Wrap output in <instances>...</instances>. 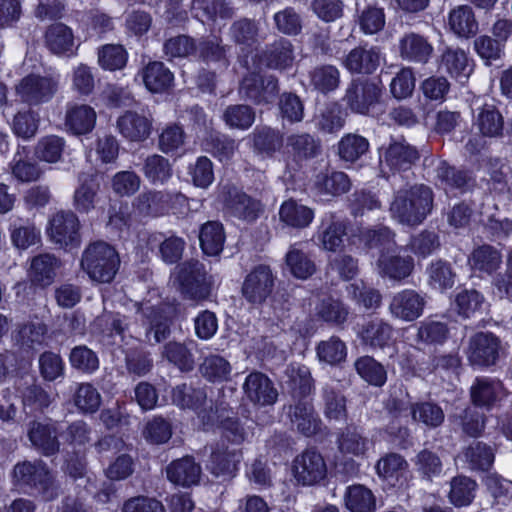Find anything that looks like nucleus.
I'll list each match as a JSON object with an SVG mask.
<instances>
[{"mask_svg":"<svg viewBox=\"0 0 512 512\" xmlns=\"http://www.w3.org/2000/svg\"><path fill=\"white\" fill-rule=\"evenodd\" d=\"M434 194L429 186L416 184L395 192L390 205L392 217L408 226L421 224L433 209Z\"/></svg>","mask_w":512,"mask_h":512,"instance_id":"1","label":"nucleus"},{"mask_svg":"<svg viewBox=\"0 0 512 512\" xmlns=\"http://www.w3.org/2000/svg\"><path fill=\"white\" fill-rule=\"evenodd\" d=\"M120 265V258L113 246L96 241L83 251L81 267L88 276L97 282L109 283L115 277Z\"/></svg>","mask_w":512,"mask_h":512,"instance_id":"2","label":"nucleus"},{"mask_svg":"<svg viewBox=\"0 0 512 512\" xmlns=\"http://www.w3.org/2000/svg\"><path fill=\"white\" fill-rule=\"evenodd\" d=\"M13 482L20 488H29L41 494L47 500L58 496L59 487L55 477L42 460L23 461L14 466Z\"/></svg>","mask_w":512,"mask_h":512,"instance_id":"3","label":"nucleus"},{"mask_svg":"<svg viewBox=\"0 0 512 512\" xmlns=\"http://www.w3.org/2000/svg\"><path fill=\"white\" fill-rule=\"evenodd\" d=\"M178 280L185 297L204 300L211 292L214 279L197 260L184 262L178 267Z\"/></svg>","mask_w":512,"mask_h":512,"instance_id":"4","label":"nucleus"},{"mask_svg":"<svg viewBox=\"0 0 512 512\" xmlns=\"http://www.w3.org/2000/svg\"><path fill=\"white\" fill-rule=\"evenodd\" d=\"M279 93L278 79L274 75L249 72L241 80L239 95L255 105L272 103Z\"/></svg>","mask_w":512,"mask_h":512,"instance_id":"5","label":"nucleus"},{"mask_svg":"<svg viewBox=\"0 0 512 512\" xmlns=\"http://www.w3.org/2000/svg\"><path fill=\"white\" fill-rule=\"evenodd\" d=\"M58 88L59 81L56 77L29 74L20 80L15 90L24 103L30 106H38L51 101Z\"/></svg>","mask_w":512,"mask_h":512,"instance_id":"6","label":"nucleus"},{"mask_svg":"<svg viewBox=\"0 0 512 512\" xmlns=\"http://www.w3.org/2000/svg\"><path fill=\"white\" fill-rule=\"evenodd\" d=\"M80 222L71 211H59L49 220L47 235L52 243L70 250L80 245Z\"/></svg>","mask_w":512,"mask_h":512,"instance_id":"7","label":"nucleus"},{"mask_svg":"<svg viewBox=\"0 0 512 512\" xmlns=\"http://www.w3.org/2000/svg\"><path fill=\"white\" fill-rule=\"evenodd\" d=\"M420 158L416 147L405 141L391 142L380 154V171L383 176L409 170Z\"/></svg>","mask_w":512,"mask_h":512,"instance_id":"8","label":"nucleus"},{"mask_svg":"<svg viewBox=\"0 0 512 512\" xmlns=\"http://www.w3.org/2000/svg\"><path fill=\"white\" fill-rule=\"evenodd\" d=\"M381 89L377 83L368 79H353L348 85L343 101L351 111L367 114L369 109L378 103Z\"/></svg>","mask_w":512,"mask_h":512,"instance_id":"9","label":"nucleus"},{"mask_svg":"<svg viewBox=\"0 0 512 512\" xmlns=\"http://www.w3.org/2000/svg\"><path fill=\"white\" fill-rule=\"evenodd\" d=\"M275 276L267 265L254 267L242 284V295L251 304H262L273 292Z\"/></svg>","mask_w":512,"mask_h":512,"instance_id":"10","label":"nucleus"},{"mask_svg":"<svg viewBox=\"0 0 512 512\" xmlns=\"http://www.w3.org/2000/svg\"><path fill=\"white\" fill-rule=\"evenodd\" d=\"M186 202L187 198L181 193L147 191L136 198V207L145 215L159 216L167 213L171 208H176L177 205H185Z\"/></svg>","mask_w":512,"mask_h":512,"instance_id":"11","label":"nucleus"},{"mask_svg":"<svg viewBox=\"0 0 512 512\" xmlns=\"http://www.w3.org/2000/svg\"><path fill=\"white\" fill-rule=\"evenodd\" d=\"M242 389L246 399L258 407L271 406L278 398V391L273 382L262 372H251L246 377Z\"/></svg>","mask_w":512,"mask_h":512,"instance_id":"12","label":"nucleus"},{"mask_svg":"<svg viewBox=\"0 0 512 512\" xmlns=\"http://www.w3.org/2000/svg\"><path fill=\"white\" fill-rule=\"evenodd\" d=\"M499 347L500 342L492 333H477L469 340L467 358L473 366L494 365L499 356Z\"/></svg>","mask_w":512,"mask_h":512,"instance_id":"13","label":"nucleus"},{"mask_svg":"<svg viewBox=\"0 0 512 512\" xmlns=\"http://www.w3.org/2000/svg\"><path fill=\"white\" fill-rule=\"evenodd\" d=\"M327 468L322 455L314 450H306L293 461V473L298 483L314 485L324 479Z\"/></svg>","mask_w":512,"mask_h":512,"instance_id":"14","label":"nucleus"},{"mask_svg":"<svg viewBox=\"0 0 512 512\" xmlns=\"http://www.w3.org/2000/svg\"><path fill=\"white\" fill-rule=\"evenodd\" d=\"M425 305L424 296L415 290L405 289L392 297L389 311L393 317L410 322L422 315Z\"/></svg>","mask_w":512,"mask_h":512,"instance_id":"15","label":"nucleus"},{"mask_svg":"<svg viewBox=\"0 0 512 512\" xmlns=\"http://www.w3.org/2000/svg\"><path fill=\"white\" fill-rule=\"evenodd\" d=\"M153 119L150 116L126 111L116 121L118 132L128 141L142 142L151 134Z\"/></svg>","mask_w":512,"mask_h":512,"instance_id":"16","label":"nucleus"},{"mask_svg":"<svg viewBox=\"0 0 512 512\" xmlns=\"http://www.w3.org/2000/svg\"><path fill=\"white\" fill-rule=\"evenodd\" d=\"M61 260L52 253H41L31 258L28 268V277L32 284L50 286L61 267Z\"/></svg>","mask_w":512,"mask_h":512,"instance_id":"17","label":"nucleus"},{"mask_svg":"<svg viewBox=\"0 0 512 512\" xmlns=\"http://www.w3.org/2000/svg\"><path fill=\"white\" fill-rule=\"evenodd\" d=\"M28 438L32 446L45 456H52L59 451L60 443L54 424L32 421L28 425Z\"/></svg>","mask_w":512,"mask_h":512,"instance_id":"18","label":"nucleus"},{"mask_svg":"<svg viewBox=\"0 0 512 512\" xmlns=\"http://www.w3.org/2000/svg\"><path fill=\"white\" fill-rule=\"evenodd\" d=\"M381 52L378 47L358 46L343 60L344 67L351 73L372 74L380 65Z\"/></svg>","mask_w":512,"mask_h":512,"instance_id":"19","label":"nucleus"},{"mask_svg":"<svg viewBox=\"0 0 512 512\" xmlns=\"http://www.w3.org/2000/svg\"><path fill=\"white\" fill-rule=\"evenodd\" d=\"M291 425L305 436H312L320 430L321 420L311 403L298 401L288 407Z\"/></svg>","mask_w":512,"mask_h":512,"instance_id":"20","label":"nucleus"},{"mask_svg":"<svg viewBox=\"0 0 512 512\" xmlns=\"http://www.w3.org/2000/svg\"><path fill=\"white\" fill-rule=\"evenodd\" d=\"M96 112L87 104H68L65 112V126L75 135H84L93 130Z\"/></svg>","mask_w":512,"mask_h":512,"instance_id":"21","label":"nucleus"},{"mask_svg":"<svg viewBox=\"0 0 512 512\" xmlns=\"http://www.w3.org/2000/svg\"><path fill=\"white\" fill-rule=\"evenodd\" d=\"M473 272L479 275L491 276L502 264V254L496 247L488 244L473 249L468 258Z\"/></svg>","mask_w":512,"mask_h":512,"instance_id":"22","label":"nucleus"},{"mask_svg":"<svg viewBox=\"0 0 512 512\" xmlns=\"http://www.w3.org/2000/svg\"><path fill=\"white\" fill-rule=\"evenodd\" d=\"M432 52V45L424 36L418 33H406L399 40V53L404 60L426 63Z\"/></svg>","mask_w":512,"mask_h":512,"instance_id":"23","label":"nucleus"},{"mask_svg":"<svg viewBox=\"0 0 512 512\" xmlns=\"http://www.w3.org/2000/svg\"><path fill=\"white\" fill-rule=\"evenodd\" d=\"M413 268L414 260L411 256L382 252L377 260L378 273L393 280L407 278L412 273Z\"/></svg>","mask_w":512,"mask_h":512,"instance_id":"24","label":"nucleus"},{"mask_svg":"<svg viewBox=\"0 0 512 512\" xmlns=\"http://www.w3.org/2000/svg\"><path fill=\"white\" fill-rule=\"evenodd\" d=\"M393 327L380 318L365 320L358 331L362 342L372 348H384L392 339Z\"/></svg>","mask_w":512,"mask_h":512,"instance_id":"25","label":"nucleus"},{"mask_svg":"<svg viewBox=\"0 0 512 512\" xmlns=\"http://www.w3.org/2000/svg\"><path fill=\"white\" fill-rule=\"evenodd\" d=\"M167 478L175 485L190 487L199 482L201 467L192 457L186 456L171 462L166 468Z\"/></svg>","mask_w":512,"mask_h":512,"instance_id":"26","label":"nucleus"},{"mask_svg":"<svg viewBox=\"0 0 512 512\" xmlns=\"http://www.w3.org/2000/svg\"><path fill=\"white\" fill-rule=\"evenodd\" d=\"M193 345V341H169L163 345L161 356L181 372H191L195 367Z\"/></svg>","mask_w":512,"mask_h":512,"instance_id":"27","label":"nucleus"},{"mask_svg":"<svg viewBox=\"0 0 512 512\" xmlns=\"http://www.w3.org/2000/svg\"><path fill=\"white\" fill-rule=\"evenodd\" d=\"M260 59L270 69L285 70L294 61L293 45L289 40L280 38L266 47Z\"/></svg>","mask_w":512,"mask_h":512,"instance_id":"28","label":"nucleus"},{"mask_svg":"<svg viewBox=\"0 0 512 512\" xmlns=\"http://www.w3.org/2000/svg\"><path fill=\"white\" fill-rule=\"evenodd\" d=\"M440 68L451 77L464 81L472 73L473 66L468 55L460 48H446L441 55Z\"/></svg>","mask_w":512,"mask_h":512,"instance_id":"29","label":"nucleus"},{"mask_svg":"<svg viewBox=\"0 0 512 512\" xmlns=\"http://www.w3.org/2000/svg\"><path fill=\"white\" fill-rule=\"evenodd\" d=\"M449 29L459 38H470L478 32V22L469 5H459L448 15Z\"/></svg>","mask_w":512,"mask_h":512,"instance_id":"30","label":"nucleus"},{"mask_svg":"<svg viewBox=\"0 0 512 512\" xmlns=\"http://www.w3.org/2000/svg\"><path fill=\"white\" fill-rule=\"evenodd\" d=\"M504 396V387L498 380L477 378L471 386V398L477 406L491 408Z\"/></svg>","mask_w":512,"mask_h":512,"instance_id":"31","label":"nucleus"},{"mask_svg":"<svg viewBox=\"0 0 512 512\" xmlns=\"http://www.w3.org/2000/svg\"><path fill=\"white\" fill-rule=\"evenodd\" d=\"M225 202L233 215L246 221L256 220L261 212V203L258 200L236 189L228 191Z\"/></svg>","mask_w":512,"mask_h":512,"instance_id":"32","label":"nucleus"},{"mask_svg":"<svg viewBox=\"0 0 512 512\" xmlns=\"http://www.w3.org/2000/svg\"><path fill=\"white\" fill-rule=\"evenodd\" d=\"M286 145L296 161L315 158L321 152L320 140L306 132L290 134Z\"/></svg>","mask_w":512,"mask_h":512,"instance_id":"33","label":"nucleus"},{"mask_svg":"<svg viewBox=\"0 0 512 512\" xmlns=\"http://www.w3.org/2000/svg\"><path fill=\"white\" fill-rule=\"evenodd\" d=\"M435 172L438 182L446 192H464L472 185V177L466 171L456 169L446 161H440Z\"/></svg>","mask_w":512,"mask_h":512,"instance_id":"34","label":"nucleus"},{"mask_svg":"<svg viewBox=\"0 0 512 512\" xmlns=\"http://www.w3.org/2000/svg\"><path fill=\"white\" fill-rule=\"evenodd\" d=\"M407 461L397 453H389L380 458L376 464L379 477L391 485H403L407 472Z\"/></svg>","mask_w":512,"mask_h":512,"instance_id":"35","label":"nucleus"},{"mask_svg":"<svg viewBox=\"0 0 512 512\" xmlns=\"http://www.w3.org/2000/svg\"><path fill=\"white\" fill-rule=\"evenodd\" d=\"M242 458L237 448L229 449L224 444L218 445L211 453L209 468L216 476L233 474Z\"/></svg>","mask_w":512,"mask_h":512,"instance_id":"36","label":"nucleus"},{"mask_svg":"<svg viewBox=\"0 0 512 512\" xmlns=\"http://www.w3.org/2000/svg\"><path fill=\"white\" fill-rule=\"evenodd\" d=\"M343 499L350 512H375L377 509L374 493L361 484L348 486Z\"/></svg>","mask_w":512,"mask_h":512,"instance_id":"37","label":"nucleus"},{"mask_svg":"<svg viewBox=\"0 0 512 512\" xmlns=\"http://www.w3.org/2000/svg\"><path fill=\"white\" fill-rule=\"evenodd\" d=\"M324 415L329 420L343 422L347 418L346 398L337 389L334 382H327L322 387Z\"/></svg>","mask_w":512,"mask_h":512,"instance_id":"38","label":"nucleus"},{"mask_svg":"<svg viewBox=\"0 0 512 512\" xmlns=\"http://www.w3.org/2000/svg\"><path fill=\"white\" fill-rule=\"evenodd\" d=\"M143 83L152 93H161L173 83V74L162 62L154 61L145 66L141 72Z\"/></svg>","mask_w":512,"mask_h":512,"instance_id":"39","label":"nucleus"},{"mask_svg":"<svg viewBox=\"0 0 512 512\" xmlns=\"http://www.w3.org/2000/svg\"><path fill=\"white\" fill-rule=\"evenodd\" d=\"M281 222L293 228H306L314 218V211L308 206L298 203L295 200L285 201L279 210Z\"/></svg>","mask_w":512,"mask_h":512,"instance_id":"40","label":"nucleus"},{"mask_svg":"<svg viewBox=\"0 0 512 512\" xmlns=\"http://www.w3.org/2000/svg\"><path fill=\"white\" fill-rule=\"evenodd\" d=\"M200 246L208 256L219 255L224 246L225 233L223 225L217 221H209L202 225L199 234Z\"/></svg>","mask_w":512,"mask_h":512,"instance_id":"41","label":"nucleus"},{"mask_svg":"<svg viewBox=\"0 0 512 512\" xmlns=\"http://www.w3.org/2000/svg\"><path fill=\"white\" fill-rule=\"evenodd\" d=\"M9 231L11 242L18 249L25 250L41 241L40 230L29 220H14L10 224Z\"/></svg>","mask_w":512,"mask_h":512,"instance_id":"42","label":"nucleus"},{"mask_svg":"<svg viewBox=\"0 0 512 512\" xmlns=\"http://www.w3.org/2000/svg\"><path fill=\"white\" fill-rule=\"evenodd\" d=\"M142 172L150 183L163 185L172 177L173 168L169 159L159 154H152L144 160Z\"/></svg>","mask_w":512,"mask_h":512,"instance_id":"43","label":"nucleus"},{"mask_svg":"<svg viewBox=\"0 0 512 512\" xmlns=\"http://www.w3.org/2000/svg\"><path fill=\"white\" fill-rule=\"evenodd\" d=\"M199 371L210 382H224L230 379L232 366L223 356L210 354L200 364Z\"/></svg>","mask_w":512,"mask_h":512,"instance_id":"44","label":"nucleus"},{"mask_svg":"<svg viewBox=\"0 0 512 512\" xmlns=\"http://www.w3.org/2000/svg\"><path fill=\"white\" fill-rule=\"evenodd\" d=\"M338 448L345 455L363 457L370 448V441L356 428L347 427L338 436Z\"/></svg>","mask_w":512,"mask_h":512,"instance_id":"45","label":"nucleus"},{"mask_svg":"<svg viewBox=\"0 0 512 512\" xmlns=\"http://www.w3.org/2000/svg\"><path fill=\"white\" fill-rule=\"evenodd\" d=\"M285 383L293 396H306L312 390V377L308 367L291 364L285 371Z\"/></svg>","mask_w":512,"mask_h":512,"instance_id":"46","label":"nucleus"},{"mask_svg":"<svg viewBox=\"0 0 512 512\" xmlns=\"http://www.w3.org/2000/svg\"><path fill=\"white\" fill-rule=\"evenodd\" d=\"M172 402L180 408L198 410L207 399V394L203 388H195L183 383L172 390Z\"/></svg>","mask_w":512,"mask_h":512,"instance_id":"47","label":"nucleus"},{"mask_svg":"<svg viewBox=\"0 0 512 512\" xmlns=\"http://www.w3.org/2000/svg\"><path fill=\"white\" fill-rule=\"evenodd\" d=\"M310 83L315 90L327 94L340 84V71L333 65H321L310 71Z\"/></svg>","mask_w":512,"mask_h":512,"instance_id":"48","label":"nucleus"},{"mask_svg":"<svg viewBox=\"0 0 512 512\" xmlns=\"http://www.w3.org/2000/svg\"><path fill=\"white\" fill-rule=\"evenodd\" d=\"M252 140L255 151L265 156H272L283 144L281 133L270 127L256 128Z\"/></svg>","mask_w":512,"mask_h":512,"instance_id":"49","label":"nucleus"},{"mask_svg":"<svg viewBox=\"0 0 512 512\" xmlns=\"http://www.w3.org/2000/svg\"><path fill=\"white\" fill-rule=\"evenodd\" d=\"M315 187L323 194L340 195L350 189V180L343 172L326 171L317 174Z\"/></svg>","mask_w":512,"mask_h":512,"instance_id":"50","label":"nucleus"},{"mask_svg":"<svg viewBox=\"0 0 512 512\" xmlns=\"http://www.w3.org/2000/svg\"><path fill=\"white\" fill-rule=\"evenodd\" d=\"M48 327L39 321H28L18 326L16 341L22 346L35 348L44 344Z\"/></svg>","mask_w":512,"mask_h":512,"instance_id":"51","label":"nucleus"},{"mask_svg":"<svg viewBox=\"0 0 512 512\" xmlns=\"http://www.w3.org/2000/svg\"><path fill=\"white\" fill-rule=\"evenodd\" d=\"M192 10L202 22H204L203 17L214 21L217 17L228 19L233 16V9L225 0H193Z\"/></svg>","mask_w":512,"mask_h":512,"instance_id":"52","label":"nucleus"},{"mask_svg":"<svg viewBox=\"0 0 512 512\" xmlns=\"http://www.w3.org/2000/svg\"><path fill=\"white\" fill-rule=\"evenodd\" d=\"M463 457L470 469L486 471L494 462L492 448L482 442H473L463 451Z\"/></svg>","mask_w":512,"mask_h":512,"instance_id":"53","label":"nucleus"},{"mask_svg":"<svg viewBox=\"0 0 512 512\" xmlns=\"http://www.w3.org/2000/svg\"><path fill=\"white\" fill-rule=\"evenodd\" d=\"M476 125L484 136L497 137L502 135L504 121L493 105H484L477 115Z\"/></svg>","mask_w":512,"mask_h":512,"instance_id":"54","label":"nucleus"},{"mask_svg":"<svg viewBox=\"0 0 512 512\" xmlns=\"http://www.w3.org/2000/svg\"><path fill=\"white\" fill-rule=\"evenodd\" d=\"M369 149V141L355 133L344 135L338 142V154L347 162H355Z\"/></svg>","mask_w":512,"mask_h":512,"instance_id":"55","label":"nucleus"},{"mask_svg":"<svg viewBox=\"0 0 512 512\" xmlns=\"http://www.w3.org/2000/svg\"><path fill=\"white\" fill-rule=\"evenodd\" d=\"M449 500L456 507L469 505L475 497L477 483L466 476H456L450 483Z\"/></svg>","mask_w":512,"mask_h":512,"instance_id":"56","label":"nucleus"},{"mask_svg":"<svg viewBox=\"0 0 512 512\" xmlns=\"http://www.w3.org/2000/svg\"><path fill=\"white\" fill-rule=\"evenodd\" d=\"M45 42L54 54H63L73 46L72 31L62 23L53 24L46 31Z\"/></svg>","mask_w":512,"mask_h":512,"instance_id":"57","label":"nucleus"},{"mask_svg":"<svg viewBox=\"0 0 512 512\" xmlns=\"http://www.w3.org/2000/svg\"><path fill=\"white\" fill-rule=\"evenodd\" d=\"M360 241L367 248H377L382 252H393L396 247L394 233L388 227L365 229L361 232Z\"/></svg>","mask_w":512,"mask_h":512,"instance_id":"58","label":"nucleus"},{"mask_svg":"<svg viewBox=\"0 0 512 512\" xmlns=\"http://www.w3.org/2000/svg\"><path fill=\"white\" fill-rule=\"evenodd\" d=\"M354 367L361 378L374 386L380 387L386 382L387 372L384 366L370 356L358 358Z\"/></svg>","mask_w":512,"mask_h":512,"instance_id":"59","label":"nucleus"},{"mask_svg":"<svg viewBox=\"0 0 512 512\" xmlns=\"http://www.w3.org/2000/svg\"><path fill=\"white\" fill-rule=\"evenodd\" d=\"M345 113L337 104H331L315 116V125L323 133H336L344 127Z\"/></svg>","mask_w":512,"mask_h":512,"instance_id":"60","label":"nucleus"},{"mask_svg":"<svg viewBox=\"0 0 512 512\" xmlns=\"http://www.w3.org/2000/svg\"><path fill=\"white\" fill-rule=\"evenodd\" d=\"M429 285L438 290L450 289L455 283L456 274L448 262L437 260L427 268Z\"/></svg>","mask_w":512,"mask_h":512,"instance_id":"61","label":"nucleus"},{"mask_svg":"<svg viewBox=\"0 0 512 512\" xmlns=\"http://www.w3.org/2000/svg\"><path fill=\"white\" fill-rule=\"evenodd\" d=\"M457 311L465 318L475 317L484 310V296L477 290H464L455 298Z\"/></svg>","mask_w":512,"mask_h":512,"instance_id":"62","label":"nucleus"},{"mask_svg":"<svg viewBox=\"0 0 512 512\" xmlns=\"http://www.w3.org/2000/svg\"><path fill=\"white\" fill-rule=\"evenodd\" d=\"M346 291L351 299L365 309L377 308L382 301L380 292L375 288L368 287L363 281L347 285Z\"/></svg>","mask_w":512,"mask_h":512,"instance_id":"63","label":"nucleus"},{"mask_svg":"<svg viewBox=\"0 0 512 512\" xmlns=\"http://www.w3.org/2000/svg\"><path fill=\"white\" fill-rule=\"evenodd\" d=\"M286 264L290 272L299 279H307L316 270L314 262L296 246H291L287 252Z\"/></svg>","mask_w":512,"mask_h":512,"instance_id":"64","label":"nucleus"}]
</instances>
